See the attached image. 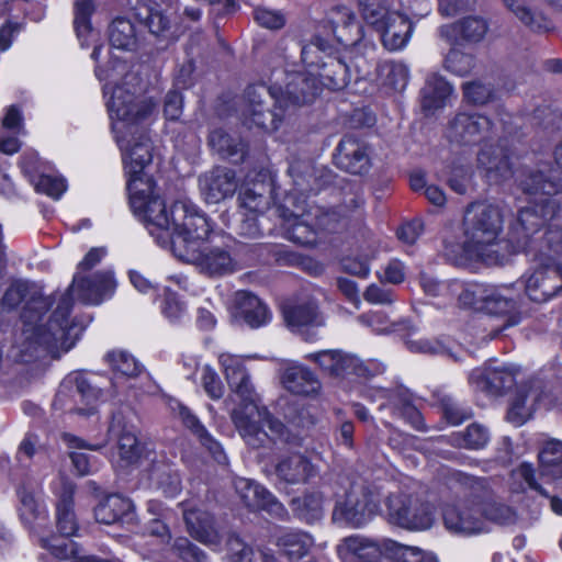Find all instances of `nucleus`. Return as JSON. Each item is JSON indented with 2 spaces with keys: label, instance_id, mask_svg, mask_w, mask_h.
<instances>
[{
  "label": "nucleus",
  "instance_id": "4468645a",
  "mask_svg": "<svg viewBox=\"0 0 562 562\" xmlns=\"http://www.w3.org/2000/svg\"><path fill=\"white\" fill-rule=\"evenodd\" d=\"M559 211L557 201L552 198H541L539 201L522 207L517 217L515 231L521 233L526 239L524 249L531 252L536 239L533 235L553 220Z\"/></svg>",
  "mask_w": 562,
  "mask_h": 562
},
{
  "label": "nucleus",
  "instance_id": "a878e982",
  "mask_svg": "<svg viewBox=\"0 0 562 562\" xmlns=\"http://www.w3.org/2000/svg\"><path fill=\"white\" fill-rule=\"evenodd\" d=\"M479 167L492 183H501L513 176V168L506 151L498 146L482 148L477 154Z\"/></svg>",
  "mask_w": 562,
  "mask_h": 562
},
{
  "label": "nucleus",
  "instance_id": "864d4df0",
  "mask_svg": "<svg viewBox=\"0 0 562 562\" xmlns=\"http://www.w3.org/2000/svg\"><path fill=\"white\" fill-rule=\"evenodd\" d=\"M392 404L395 412L407 420L415 429L424 428L420 412L412 404L411 395L405 390H398L392 396Z\"/></svg>",
  "mask_w": 562,
  "mask_h": 562
},
{
  "label": "nucleus",
  "instance_id": "bf43d9fd",
  "mask_svg": "<svg viewBox=\"0 0 562 562\" xmlns=\"http://www.w3.org/2000/svg\"><path fill=\"white\" fill-rule=\"evenodd\" d=\"M462 90L464 99L473 105H484L495 99L493 86L480 80L464 82Z\"/></svg>",
  "mask_w": 562,
  "mask_h": 562
},
{
  "label": "nucleus",
  "instance_id": "c756f323",
  "mask_svg": "<svg viewBox=\"0 0 562 562\" xmlns=\"http://www.w3.org/2000/svg\"><path fill=\"white\" fill-rule=\"evenodd\" d=\"M329 23L337 41L345 46L357 45L362 40V27L355 21V14L346 7L330 11Z\"/></svg>",
  "mask_w": 562,
  "mask_h": 562
},
{
  "label": "nucleus",
  "instance_id": "1a4fd4ad",
  "mask_svg": "<svg viewBox=\"0 0 562 562\" xmlns=\"http://www.w3.org/2000/svg\"><path fill=\"white\" fill-rule=\"evenodd\" d=\"M270 87L279 104L286 110L310 105L322 92L318 78L310 71L284 70L282 78Z\"/></svg>",
  "mask_w": 562,
  "mask_h": 562
},
{
  "label": "nucleus",
  "instance_id": "4d7b16f0",
  "mask_svg": "<svg viewBox=\"0 0 562 562\" xmlns=\"http://www.w3.org/2000/svg\"><path fill=\"white\" fill-rule=\"evenodd\" d=\"M105 359L114 371H117L128 378L139 375L143 370V366L126 351H111L106 355Z\"/></svg>",
  "mask_w": 562,
  "mask_h": 562
},
{
  "label": "nucleus",
  "instance_id": "7ed1b4c3",
  "mask_svg": "<svg viewBox=\"0 0 562 562\" xmlns=\"http://www.w3.org/2000/svg\"><path fill=\"white\" fill-rule=\"evenodd\" d=\"M225 375L233 393L229 400L236 404L231 413L232 420L249 447L261 448L268 437L255 420V416L259 412V398L249 382V375L238 362L225 366Z\"/></svg>",
  "mask_w": 562,
  "mask_h": 562
},
{
  "label": "nucleus",
  "instance_id": "c03bdc74",
  "mask_svg": "<svg viewBox=\"0 0 562 562\" xmlns=\"http://www.w3.org/2000/svg\"><path fill=\"white\" fill-rule=\"evenodd\" d=\"M121 418V413L113 414L109 430L119 436L117 445L120 458L131 464L139 459L142 447L135 435L123 430Z\"/></svg>",
  "mask_w": 562,
  "mask_h": 562
},
{
  "label": "nucleus",
  "instance_id": "7c9ffc66",
  "mask_svg": "<svg viewBox=\"0 0 562 562\" xmlns=\"http://www.w3.org/2000/svg\"><path fill=\"white\" fill-rule=\"evenodd\" d=\"M258 176L261 180L248 182L239 194L240 205L254 214L262 213L268 209L273 191L270 176L267 172H260Z\"/></svg>",
  "mask_w": 562,
  "mask_h": 562
},
{
  "label": "nucleus",
  "instance_id": "79ce46f5",
  "mask_svg": "<svg viewBox=\"0 0 562 562\" xmlns=\"http://www.w3.org/2000/svg\"><path fill=\"white\" fill-rule=\"evenodd\" d=\"M516 383V372L507 368L486 369L481 375L477 386L491 394L501 395Z\"/></svg>",
  "mask_w": 562,
  "mask_h": 562
},
{
  "label": "nucleus",
  "instance_id": "a18cd8bd",
  "mask_svg": "<svg viewBox=\"0 0 562 562\" xmlns=\"http://www.w3.org/2000/svg\"><path fill=\"white\" fill-rule=\"evenodd\" d=\"M451 92L452 87L445 78L432 75L423 89V109L436 110L442 108Z\"/></svg>",
  "mask_w": 562,
  "mask_h": 562
},
{
  "label": "nucleus",
  "instance_id": "ea45409f",
  "mask_svg": "<svg viewBox=\"0 0 562 562\" xmlns=\"http://www.w3.org/2000/svg\"><path fill=\"white\" fill-rule=\"evenodd\" d=\"M132 509V503L112 494L102 499L94 508V517L99 524L113 525L121 521Z\"/></svg>",
  "mask_w": 562,
  "mask_h": 562
},
{
  "label": "nucleus",
  "instance_id": "39448f33",
  "mask_svg": "<svg viewBox=\"0 0 562 562\" xmlns=\"http://www.w3.org/2000/svg\"><path fill=\"white\" fill-rule=\"evenodd\" d=\"M108 108L112 119L117 122L114 128L119 133L128 130L147 121L156 110V103L151 98L142 95L130 88L127 81L116 86L108 102Z\"/></svg>",
  "mask_w": 562,
  "mask_h": 562
},
{
  "label": "nucleus",
  "instance_id": "6ab92c4d",
  "mask_svg": "<svg viewBox=\"0 0 562 562\" xmlns=\"http://www.w3.org/2000/svg\"><path fill=\"white\" fill-rule=\"evenodd\" d=\"M238 182L236 172L224 166L213 167L199 177V188L207 203H220L233 196Z\"/></svg>",
  "mask_w": 562,
  "mask_h": 562
},
{
  "label": "nucleus",
  "instance_id": "b1692460",
  "mask_svg": "<svg viewBox=\"0 0 562 562\" xmlns=\"http://www.w3.org/2000/svg\"><path fill=\"white\" fill-rule=\"evenodd\" d=\"M307 358L315 361L333 378H344L349 374L363 376L367 373V368L356 356L341 350H322L308 355Z\"/></svg>",
  "mask_w": 562,
  "mask_h": 562
},
{
  "label": "nucleus",
  "instance_id": "dca6fc26",
  "mask_svg": "<svg viewBox=\"0 0 562 562\" xmlns=\"http://www.w3.org/2000/svg\"><path fill=\"white\" fill-rule=\"evenodd\" d=\"M458 481L464 486L474 488V496L477 499V505L485 525L486 521L499 525L515 521L514 510L495 497L484 480L458 474Z\"/></svg>",
  "mask_w": 562,
  "mask_h": 562
},
{
  "label": "nucleus",
  "instance_id": "49530a36",
  "mask_svg": "<svg viewBox=\"0 0 562 562\" xmlns=\"http://www.w3.org/2000/svg\"><path fill=\"white\" fill-rule=\"evenodd\" d=\"M313 544L312 537L303 531H285L278 537L277 546L289 559H301Z\"/></svg>",
  "mask_w": 562,
  "mask_h": 562
},
{
  "label": "nucleus",
  "instance_id": "6e6552de",
  "mask_svg": "<svg viewBox=\"0 0 562 562\" xmlns=\"http://www.w3.org/2000/svg\"><path fill=\"white\" fill-rule=\"evenodd\" d=\"M380 507L379 491L368 484H352L344 499L337 501L333 520L352 527L364 525Z\"/></svg>",
  "mask_w": 562,
  "mask_h": 562
},
{
  "label": "nucleus",
  "instance_id": "f257e3e1",
  "mask_svg": "<svg viewBox=\"0 0 562 562\" xmlns=\"http://www.w3.org/2000/svg\"><path fill=\"white\" fill-rule=\"evenodd\" d=\"M55 300L23 281L13 282L4 292L1 303L8 310L25 302L21 313L22 330L16 341L22 361L29 362L44 355L58 358L60 352L72 347L74 341L68 337L71 300L67 294L59 296L57 306L43 323Z\"/></svg>",
  "mask_w": 562,
  "mask_h": 562
},
{
  "label": "nucleus",
  "instance_id": "9b49d317",
  "mask_svg": "<svg viewBox=\"0 0 562 562\" xmlns=\"http://www.w3.org/2000/svg\"><path fill=\"white\" fill-rule=\"evenodd\" d=\"M537 260V265L525 279L526 295L536 303H544L562 291V267L550 255Z\"/></svg>",
  "mask_w": 562,
  "mask_h": 562
},
{
  "label": "nucleus",
  "instance_id": "0eeeda50",
  "mask_svg": "<svg viewBox=\"0 0 562 562\" xmlns=\"http://www.w3.org/2000/svg\"><path fill=\"white\" fill-rule=\"evenodd\" d=\"M538 461V470H535L532 464L524 462L515 473L528 484L530 490L541 496L550 497L544 484L553 485L562 481V441L557 439L546 441L539 450Z\"/></svg>",
  "mask_w": 562,
  "mask_h": 562
},
{
  "label": "nucleus",
  "instance_id": "f8f14e48",
  "mask_svg": "<svg viewBox=\"0 0 562 562\" xmlns=\"http://www.w3.org/2000/svg\"><path fill=\"white\" fill-rule=\"evenodd\" d=\"M469 492L462 499L447 504L442 508L445 527L453 533L471 536L486 531L474 488L467 486Z\"/></svg>",
  "mask_w": 562,
  "mask_h": 562
},
{
  "label": "nucleus",
  "instance_id": "0e129e2a",
  "mask_svg": "<svg viewBox=\"0 0 562 562\" xmlns=\"http://www.w3.org/2000/svg\"><path fill=\"white\" fill-rule=\"evenodd\" d=\"M314 225L316 228L328 233H334L345 225L347 213H342L337 209V206H335L328 210H318L314 215Z\"/></svg>",
  "mask_w": 562,
  "mask_h": 562
},
{
  "label": "nucleus",
  "instance_id": "5701e85b",
  "mask_svg": "<svg viewBox=\"0 0 562 562\" xmlns=\"http://www.w3.org/2000/svg\"><path fill=\"white\" fill-rule=\"evenodd\" d=\"M234 485L240 499L250 510H266L277 517L285 515L283 505L260 484L248 479L238 477Z\"/></svg>",
  "mask_w": 562,
  "mask_h": 562
},
{
  "label": "nucleus",
  "instance_id": "cd10ccee",
  "mask_svg": "<svg viewBox=\"0 0 562 562\" xmlns=\"http://www.w3.org/2000/svg\"><path fill=\"white\" fill-rule=\"evenodd\" d=\"M196 257L182 258V261L195 265L209 276H221L233 271V259L228 251L223 248H209L201 246L195 249Z\"/></svg>",
  "mask_w": 562,
  "mask_h": 562
},
{
  "label": "nucleus",
  "instance_id": "393cba45",
  "mask_svg": "<svg viewBox=\"0 0 562 562\" xmlns=\"http://www.w3.org/2000/svg\"><path fill=\"white\" fill-rule=\"evenodd\" d=\"M487 30L488 24L485 19L470 15L457 22L442 25L439 29V35L449 44H457L460 40L469 43H479L484 38Z\"/></svg>",
  "mask_w": 562,
  "mask_h": 562
},
{
  "label": "nucleus",
  "instance_id": "9d476101",
  "mask_svg": "<svg viewBox=\"0 0 562 562\" xmlns=\"http://www.w3.org/2000/svg\"><path fill=\"white\" fill-rule=\"evenodd\" d=\"M391 522L409 530H427L435 522L431 504L416 495L392 493L386 498Z\"/></svg>",
  "mask_w": 562,
  "mask_h": 562
},
{
  "label": "nucleus",
  "instance_id": "f704fd0d",
  "mask_svg": "<svg viewBox=\"0 0 562 562\" xmlns=\"http://www.w3.org/2000/svg\"><path fill=\"white\" fill-rule=\"evenodd\" d=\"M378 30L382 32L383 45L390 50H396L406 45L413 25L405 15L393 12L378 26Z\"/></svg>",
  "mask_w": 562,
  "mask_h": 562
},
{
  "label": "nucleus",
  "instance_id": "8fccbe9b",
  "mask_svg": "<svg viewBox=\"0 0 562 562\" xmlns=\"http://www.w3.org/2000/svg\"><path fill=\"white\" fill-rule=\"evenodd\" d=\"M149 480L167 496L175 495L180 490V477L178 473L164 462H157L151 465Z\"/></svg>",
  "mask_w": 562,
  "mask_h": 562
},
{
  "label": "nucleus",
  "instance_id": "13d9d810",
  "mask_svg": "<svg viewBox=\"0 0 562 562\" xmlns=\"http://www.w3.org/2000/svg\"><path fill=\"white\" fill-rule=\"evenodd\" d=\"M170 550L182 562H206L207 560V554L187 537H177Z\"/></svg>",
  "mask_w": 562,
  "mask_h": 562
},
{
  "label": "nucleus",
  "instance_id": "f3484780",
  "mask_svg": "<svg viewBox=\"0 0 562 562\" xmlns=\"http://www.w3.org/2000/svg\"><path fill=\"white\" fill-rule=\"evenodd\" d=\"M116 282L111 271H100L91 276L75 274L71 284L64 293L72 301L71 294L86 304H100L113 294Z\"/></svg>",
  "mask_w": 562,
  "mask_h": 562
},
{
  "label": "nucleus",
  "instance_id": "2f4dec72",
  "mask_svg": "<svg viewBox=\"0 0 562 562\" xmlns=\"http://www.w3.org/2000/svg\"><path fill=\"white\" fill-rule=\"evenodd\" d=\"M211 149L222 159L234 164L244 161L247 154V145L237 135H232L223 128L213 130L207 137Z\"/></svg>",
  "mask_w": 562,
  "mask_h": 562
},
{
  "label": "nucleus",
  "instance_id": "3c124183",
  "mask_svg": "<svg viewBox=\"0 0 562 562\" xmlns=\"http://www.w3.org/2000/svg\"><path fill=\"white\" fill-rule=\"evenodd\" d=\"M488 439L487 428L479 423H472L465 430L453 434L451 442L458 448L476 450L484 448Z\"/></svg>",
  "mask_w": 562,
  "mask_h": 562
},
{
  "label": "nucleus",
  "instance_id": "de8ad7c7",
  "mask_svg": "<svg viewBox=\"0 0 562 562\" xmlns=\"http://www.w3.org/2000/svg\"><path fill=\"white\" fill-rule=\"evenodd\" d=\"M110 44L122 50H133L137 46L136 32L133 23L124 18H117L109 26Z\"/></svg>",
  "mask_w": 562,
  "mask_h": 562
},
{
  "label": "nucleus",
  "instance_id": "bb28decb",
  "mask_svg": "<svg viewBox=\"0 0 562 562\" xmlns=\"http://www.w3.org/2000/svg\"><path fill=\"white\" fill-rule=\"evenodd\" d=\"M325 60L319 64L318 75L316 76L322 88L325 87L331 91L345 89L350 81L349 66L334 49L325 55Z\"/></svg>",
  "mask_w": 562,
  "mask_h": 562
},
{
  "label": "nucleus",
  "instance_id": "aec40b11",
  "mask_svg": "<svg viewBox=\"0 0 562 562\" xmlns=\"http://www.w3.org/2000/svg\"><path fill=\"white\" fill-rule=\"evenodd\" d=\"M544 387V382L538 378L521 383L510 402L507 420L515 426L525 424L532 416L536 404L542 398Z\"/></svg>",
  "mask_w": 562,
  "mask_h": 562
},
{
  "label": "nucleus",
  "instance_id": "4be33fe9",
  "mask_svg": "<svg viewBox=\"0 0 562 562\" xmlns=\"http://www.w3.org/2000/svg\"><path fill=\"white\" fill-rule=\"evenodd\" d=\"M519 187L526 194L551 198L562 189V170L558 171L549 164H541L522 172Z\"/></svg>",
  "mask_w": 562,
  "mask_h": 562
},
{
  "label": "nucleus",
  "instance_id": "338daca9",
  "mask_svg": "<svg viewBox=\"0 0 562 562\" xmlns=\"http://www.w3.org/2000/svg\"><path fill=\"white\" fill-rule=\"evenodd\" d=\"M94 11L92 0H77L75 3V29L79 38L85 37L92 30L90 16Z\"/></svg>",
  "mask_w": 562,
  "mask_h": 562
},
{
  "label": "nucleus",
  "instance_id": "c9c22d12",
  "mask_svg": "<svg viewBox=\"0 0 562 562\" xmlns=\"http://www.w3.org/2000/svg\"><path fill=\"white\" fill-rule=\"evenodd\" d=\"M482 311L490 315L504 316L505 321L502 326L494 328L488 334L492 339L496 337L506 327L518 324L519 315L517 314V304L514 300L508 299L495 290L490 291Z\"/></svg>",
  "mask_w": 562,
  "mask_h": 562
},
{
  "label": "nucleus",
  "instance_id": "6e6d98bb",
  "mask_svg": "<svg viewBox=\"0 0 562 562\" xmlns=\"http://www.w3.org/2000/svg\"><path fill=\"white\" fill-rule=\"evenodd\" d=\"M335 48L321 36H314L311 43L302 46L301 59L308 67H319L322 60H325V55L333 52Z\"/></svg>",
  "mask_w": 562,
  "mask_h": 562
},
{
  "label": "nucleus",
  "instance_id": "a19ab883",
  "mask_svg": "<svg viewBox=\"0 0 562 562\" xmlns=\"http://www.w3.org/2000/svg\"><path fill=\"white\" fill-rule=\"evenodd\" d=\"M56 527L60 536L76 535L79 525L74 510V488L66 487L56 506Z\"/></svg>",
  "mask_w": 562,
  "mask_h": 562
},
{
  "label": "nucleus",
  "instance_id": "37998d69",
  "mask_svg": "<svg viewBox=\"0 0 562 562\" xmlns=\"http://www.w3.org/2000/svg\"><path fill=\"white\" fill-rule=\"evenodd\" d=\"M323 494L321 492H308L294 497L290 507L294 516L306 522L319 520L323 516Z\"/></svg>",
  "mask_w": 562,
  "mask_h": 562
},
{
  "label": "nucleus",
  "instance_id": "2eb2a0df",
  "mask_svg": "<svg viewBox=\"0 0 562 562\" xmlns=\"http://www.w3.org/2000/svg\"><path fill=\"white\" fill-rule=\"evenodd\" d=\"M117 143L123 151V160L128 169L130 180L127 182V190L133 181L138 182H150L151 183V195L154 194V181L150 177H147L144 169L153 160L151 154V142L150 139L140 134L137 139H127L124 135L117 136Z\"/></svg>",
  "mask_w": 562,
  "mask_h": 562
},
{
  "label": "nucleus",
  "instance_id": "423d86ee",
  "mask_svg": "<svg viewBox=\"0 0 562 562\" xmlns=\"http://www.w3.org/2000/svg\"><path fill=\"white\" fill-rule=\"evenodd\" d=\"M246 106L243 112L244 124L256 126L267 133L277 131L285 117L286 109L279 104L271 87L249 86L245 91Z\"/></svg>",
  "mask_w": 562,
  "mask_h": 562
},
{
  "label": "nucleus",
  "instance_id": "a211bd4d",
  "mask_svg": "<svg viewBox=\"0 0 562 562\" xmlns=\"http://www.w3.org/2000/svg\"><path fill=\"white\" fill-rule=\"evenodd\" d=\"M179 506L186 530L194 540L205 546H218L222 542V533L211 513L190 503H180Z\"/></svg>",
  "mask_w": 562,
  "mask_h": 562
},
{
  "label": "nucleus",
  "instance_id": "20e7f679",
  "mask_svg": "<svg viewBox=\"0 0 562 562\" xmlns=\"http://www.w3.org/2000/svg\"><path fill=\"white\" fill-rule=\"evenodd\" d=\"M467 247L472 254H482L483 262H499L497 238L503 227V214L498 206L487 203H472L463 217Z\"/></svg>",
  "mask_w": 562,
  "mask_h": 562
},
{
  "label": "nucleus",
  "instance_id": "c85d7f7f",
  "mask_svg": "<svg viewBox=\"0 0 562 562\" xmlns=\"http://www.w3.org/2000/svg\"><path fill=\"white\" fill-rule=\"evenodd\" d=\"M337 552L344 562L379 561L381 558L380 546L362 536H350L341 540Z\"/></svg>",
  "mask_w": 562,
  "mask_h": 562
},
{
  "label": "nucleus",
  "instance_id": "58836bf2",
  "mask_svg": "<svg viewBox=\"0 0 562 562\" xmlns=\"http://www.w3.org/2000/svg\"><path fill=\"white\" fill-rule=\"evenodd\" d=\"M283 316L286 324L293 327L321 324L317 303L311 297L297 303L284 304Z\"/></svg>",
  "mask_w": 562,
  "mask_h": 562
},
{
  "label": "nucleus",
  "instance_id": "72a5a7b5",
  "mask_svg": "<svg viewBox=\"0 0 562 562\" xmlns=\"http://www.w3.org/2000/svg\"><path fill=\"white\" fill-rule=\"evenodd\" d=\"M277 476L288 484H304L315 474L308 458L301 453L283 457L274 468Z\"/></svg>",
  "mask_w": 562,
  "mask_h": 562
},
{
  "label": "nucleus",
  "instance_id": "f03ea898",
  "mask_svg": "<svg viewBox=\"0 0 562 562\" xmlns=\"http://www.w3.org/2000/svg\"><path fill=\"white\" fill-rule=\"evenodd\" d=\"M130 202L150 235L179 259H194L195 249L204 245L212 231L206 216L187 201H176L167 209L160 196L151 195L150 182L133 181Z\"/></svg>",
  "mask_w": 562,
  "mask_h": 562
},
{
  "label": "nucleus",
  "instance_id": "5fc2aeb1",
  "mask_svg": "<svg viewBox=\"0 0 562 562\" xmlns=\"http://www.w3.org/2000/svg\"><path fill=\"white\" fill-rule=\"evenodd\" d=\"M379 74L383 85L394 91H403L408 81V69L402 63H384L379 67Z\"/></svg>",
  "mask_w": 562,
  "mask_h": 562
},
{
  "label": "nucleus",
  "instance_id": "69168bd1",
  "mask_svg": "<svg viewBox=\"0 0 562 562\" xmlns=\"http://www.w3.org/2000/svg\"><path fill=\"white\" fill-rule=\"evenodd\" d=\"M76 392L80 396L81 401H83L87 407H78L76 412L79 415H92L95 412V407L93 404L97 402L100 390L93 387L90 382L83 376H76Z\"/></svg>",
  "mask_w": 562,
  "mask_h": 562
},
{
  "label": "nucleus",
  "instance_id": "774afa93",
  "mask_svg": "<svg viewBox=\"0 0 562 562\" xmlns=\"http://www.w3.org/2000/svg\"><path fill=\"white\" fill-rule=\"evenodd\" d=\"M359 8L367 23L376 27L391 14L384 0H359Z\"/></svg>",
  "mask_w": 562,
  "mask_h": 562
},
{
  "label": "nucleus",
  "instance_id": "603ef678",
  "mask_svg": "<svg viewBox=\"0 0 562 562\" xmlns=\"http://www.w3.org/2000/svg\"><path fill=\"white\" fill-rule=\"evenodd\" d=\"M255 420L268 437V440L262 447H265L269 441L289 440V431L285 425L273 417L266 407H259V412L256 414Z\"/></svg>",
  "mask_w": 562,
  "mask_h": 562
},
{
  "label": "nucleus",
  "instance_id": "e433bc0d",
  "mask_svg": "<svg viewBox=\"0 0 562 562\" xmlns=\"http://www.w3.org/2000/svg\"><path fill=\"white\" fill-rule=\"evenodd\" d=\"M282 383L286 390L297 395L317 394L321 390L317 376L302 366L286 368L282 374Z\"/></svg>",
  "mask_w": 562,
  "mask_h": 562
},
{
  "label": "nucleus",
  "instance_id": "473e14b6",
  "mask_svg": "<svg viewBox=\"0 0 562 562\" xmlns=\"http://www.w3.org/2000/svg\"><path fill=\"white\" fill-rule=\"evenodd\" d=\"M236 316L241 317L252 328L265 325L269 319L266 304L249 291H237L234 295Z\"/></svg>",
  "mask_w": 562,
  "mask_h": 562
},
{
  "label": "nucleus",
  "instance_id": "09e8293b",
  "mask_svg": "<svg viewBox=\"0 0 562 562\" xmlns=\"http://www.w3.org/2000/svg\"><path fill=\"white\" fill-rule=\"evenodd\" d=\"M504 4L531 31L548 32L551 22L540 12H533L522 0H503Z\"/></svg>",
  "mask_w": 562,
  "mask_h": 562
},
{
  "label": "nucleus",
  "instance_id": "e2e57ef3",
  "mask_svg": "<svg viewBox=\"0 0 562 562\" xmlns=\"http://www.w3.org/2000/svg\"><path fill=\"white\" fill-rule=\"evenodd\" d=\"M42 546L50 551V553L61 560L76 559L77 543L69 537H56L41 539Z\"/></svg>",
  "mask_w": 562,
  "mask_h": 562
},
{
  "label": "nucleus",
  "instance_id": "ddd939ff",
  "mask_svg": "<svg viewBox=\"0 0 562 562\" xmlns=\"http://www.w3.org/2000/svg\"><path fill=\"white\" fill-rule=\"evenodd\" d=\"M493 122L479 113L461 112L448 123L446 135L450 143L460 146H472L491 136Z\"/></svg>",
  "mask_w": 562,
  "mask_h": 562
},
{
  "label": "nucleus",
  "instance_id": "412c9836",
  "mask_svg": "<svg viewBox=\"0 0 562 562\" xmlns=\"http://www.w3.org/2000/svg\"><path fill=\"white\" fill-rule=\"evenodd\" d=\"M335 162L352 175L367 173L371 168L367 143L351 134L345 135L336 148Z\"/></svg>",
  "mask_w": 562,
  "mask_h": 562
},
{
  "label": "nucleus",
  "instance_id": "680f3d73",
  "mask_svg": "<svg viewBox=\"0 0 562 562\" xmlns=\"http://www.w3.org/2000/svg\"><path fill=\"white\" fill-rule=\"evenodd\" d=\"M491 289L480 283H469L458 295L459 304L463 307L482 310Z\"/></svg>",
  "mask_w": 562,
  "mask_h": 562
},
{
  "label": "nucleus",
  "instance_id": "4c0bfd02",
  "mask_svg": "<svg viewBox=\"0 0 562 562\" xmlns=\"http://www.w3.org/2000/svg\"><path fill=\"white\" fill-rule=\"evenodd\" d=\"M278 212L283 218V232L288 239L302 246L316 243L315 231L307 221L283 207H279Z\"/></svg>",
  "mask_w": 562,
  "mask_h": 562
},
{
  "label": "nucleus",
  "instance_id": "052dcab7",
  "mask_svg": "<svg viewBox=\"0 0 562 562\" xmlns=\"http://www.w3.org/2000/svg\"><path fill=\"white\" fill-rule=\"evenodd\" d=\"M443 67L446 70L463 77L474 68V57L471 54L452 48L445 58Z\"/></svg>",
  "mask_w": 562,
  "mask_h": 562
}]
</instances>
